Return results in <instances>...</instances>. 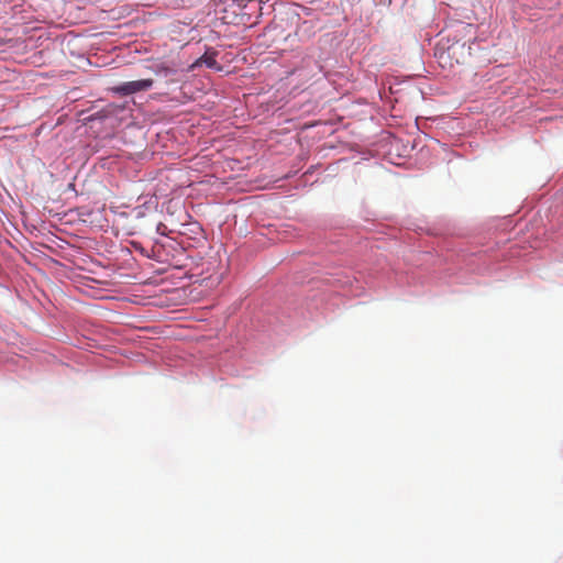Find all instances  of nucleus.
Masks as SVG:
<instances>
[{
    "label": "nucleus",
    "instance_id": "obj_1",
    "mask_svg": "<svg viewBox=\"0 0 563 563\" xmlns=\"http://www.w3.org/2000/svg\"><path fill=\"white\" fill-rule=\"evenodd\" d=\"M153 84V79L132 80L112 87L111 91L119 96H130L151 89Z\"/></svg>",
    "mask_w": 563,
    "mask_h": 563
},
{
    "label": "nucleus",
    "instance_id": "obj_2",
    "mask_svg": "<svg viewBox=\"0 0 563 563\" xmlns=\"http://www.w3.org/2000/svg\"><path fill=\"white\" fill-rule=\"evenodd\" d=\"M217 53L216 52H206L199 59H197L196 65L201 66L206 65L208 68H217L220 69L217 62Z\"/></svg>",
    "mask_w": 563,
    "mask_h": 563
},
{
    "label": "nucleus",
    "instance_id": "obj_3",
    "mask_svg": "<svg viewBox=\"0 0 563 563\" xmlns=\"http://www.w3.org/2000/svg\"><path fill=\"white\" fill-rule=\"evenodd\" d=\"M155 73L158 76L168 77V76L175 74V69H173V68H170V67H168L166 65H158L157 68L155 69Z\"/></svg>",
    "mask_w": 563,
    "mask_h": 563
}]
</instances>
